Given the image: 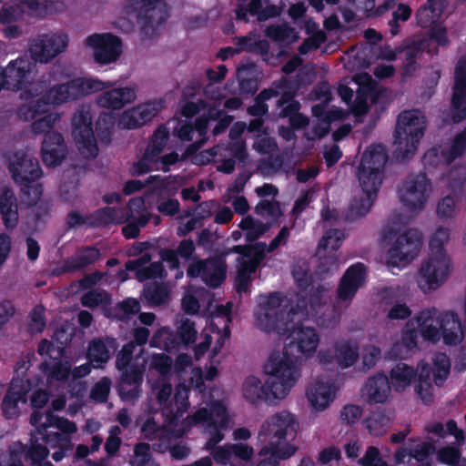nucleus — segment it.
I'll return each mask as SVG.
<instances>
[{
  "mask_svg": "<svg viewBox=\"0 0 466 466\" xmlns=\"http://www.w3.org/2000/svg\"><path fill=\"white\" fill-rule=\"evenodd\" d=\"M304 312V306L297 305L279 292L262 297L256 313L258 326L267 332L285 333L293 327L295 317Z\"/></svg>",
  "mask_w": 466,
  "mask_h": 466,
  "instance_id": "f257e3e1",
  "label": "nucleus"
},
{
  "mask_svg": "<svg viewBox=\"0 0 466 466\" xmlns=\"http://www.w3.org/2000/svg\"><path fill=\"white\" fill-rule=\"evenodd\" d=\"M43 415L35 411L30 417V423L36 427V433L42 436V441L51 449H56L52 458L60 461L66 452L73 449L72 434L76 432L75 422L66 418L55 415L51 410L45 412V420L41 421Z\"/></svg>",
  "mask_w": 466,
  "mask_h": 466,
  "instance_id": "f03ea898",
  "label": "nucleus"
},
{
  "mask_svg": "<svg viewBox=\"0 0 466 466\" xmlns=\"http://www.w3.org/2000/svg\"><path fill=\"white\" fill-rule=\"evenodd\" d=\"M194 423H206L205 431L209 439L205 449L209 451L216 462L227 464L231 457L230 444L217 446L224 439L223 431L228 428L229 419L226 407L219 401L213 402L210 409L201 408L188 418Z\"/></svg>",
  "mask_w": 466,
  "mask_h": 466,
  "instance_id": "7ed1b4c3",
  "label": "nucleus"
},
{
  "mask_svg": "<svg viewBox=\"0 0 466 466\" xmlns=\"http://www.w3.org/2000/svg\"><path fill=\"white\" fill-rule=\"evenodd\" d=\"M299 422L293 414L282 410L274 414L263 427L260 436L267 444L262 447L261 453L273 450L279 459H289L297 451V447L289 443L296 437Z\"/></svg>",
  "mask_w": 466,
  "mask_h": 466,
  "instance_id": "20e7f679",
  "label": "nucleus"
},
{
  "mask_svg": "<svg viewBox=\"0 0 466 466\" xmlns=\"http://www.w3.org/2000/svg\"><path fill=\"white\" fill-rule=\"evenodd\" d=\"M299 356H293L283 349L273 352L264 366L268 375L266 385L274 399H283L300 377L297 364Z\"/></svg>",
  "mask_w": 466,
  "mask_h": 466,
  "instance_id": "39448f33",
  "label": "nucleus"
},
{
  "mask_svg": "<svg viewBox=\"0 0 466 466\" xmlns=\"http://www.w3.org/2000/svg\"><path fill=\"white\" fill-rule=\"evenodd\" d=\"M426 127L425 116L418 109L405 110L399 115L394 140L397 158L404 160L415 154Z\"/></svg>",
  "mask_w": 466,
  "mask_h": 466,
  "instance_id": "423d86ee",
  "label": "nucleus"
},
{
  "mask_svg": "<svg viewBox=\"0 0 466 466\" xmlns=\"http://www.w3.org/2000/svg\"><path fill=\"white\" fill-rule=\"evenodd\" d=\"M196 161L204 165L216 164V169L224 174H231L236 168V163L246 166L248 153L245 140L231 141L227 146L218 145L196 156Z\"/></svg>",
  "mask_w": 466,
  "mask_h": 466,
  "instance_id": "0eeeda50",
  "label": "nucleus"
},
{
  "mask_svg": "<svg viewBox=\"0 0 466 466\" xmlns=\"http://www.w3.org/2000/svg\"><path fill=\"white\" fill-rule=\"evenodd\" d=\"M124 13L127 15L136 14L141 33L148 37L167 19V5L166 0H127Z\"/></svg>",
  "mask_w": 466,
  "mask_h": 466,
  "instance_id": "6e6552de",
  "label": "nucleus"
},
{
  "mask_svg": "<svg viewBox=\"0 0 466 466\" xmlns=\"http://www.w3.org/2000/svg\"><path fill=\"white\" fill-rule=\"evenodd\" d=\"M387 160L388 153L384 146L372 145L366 149L358 168V177L362 190H379Z\"/></svg>",
  "mask_w": 466,
  "mask_h": 466,
  "instance_id": "1a4fd4ad",
  "label": "nucleus"
},
{
  "mask_svg": "<svg viewBox=\"0 0 466 466\" xmlns=\"http://www.w3.org/2000/svg\"><path fill=\"white\" fill-rule=\"evenodd\" d=\"M431 192V181L424 172L409 174L398 187L400 201L410 211L422 210Z\"/></svg>",
  "mask_w": 466,
  "mask_h": 466,
  "instance_id": "9d476101",
  "label": "nucleus"
},
{
  "mask_svg": "<svg viewBox=\"0 0 466 466\" xmlns=\"http://www.w3.org/2000/svg\"><path fill=\"white\" fill-rule=\"evenodd\" d=\"M452 269L450 257L428 255L415 274V281L423 293L439 289L449 278Z\"/></svg>",
  "mask_w": 466,
  "mask_h": 466,
  "instance_id": "9b49d317",
  "label": "nucleus"
},
{
  "mask_svg": "<svg viewBox=\"0 0 466 466\" xmlns=\"http://www.w3.org/2000/svg\"><path fill=\"white\" fill-rule=\"evenodd\" d=\"M111 86L109 83H104L91 78H76L65 84L54 86L45 94V99L51 106L61 105L79 96L101 91Z\"/></svg>",
  "mask_w": 466,
  "mask_h": 466,
  "instance_id": "f8f14e48",
  "label": "nucleus"
},
{
  "mask_svg": "<svg viewBox=\"0 0 466 466\" xmlns=\"http://www.w3.org/2000/svg\"><path fill=\"white\" fill-rule=\"evenodd\" d=\"M68 35L61 31L37 35L30 40L29 54L31 58L40 64H47L68 46Z\"/></svg>",
  "mask_w": 466,
  "mask_h": 466,
  "instance_id": "ddd939ff",
  "label": "nucleus"
},
{
  "mask_svg": "<svg viewBox=\"0 0 466 466\" xmlns=\"http://www.w3.org/2000/svg\"><path fill=\"white\" fill-rule=\"evenodd\" d=\"M8 169L14 181L19 185L31 184L40 178L43 174L37 158L27 149L12 153Z\"/></svg>",
  "mask_w": 466,
  "mask_h": 466,
  "instance_id": "4468645a",
  "label": "nucleus"
},
{
  "mask_svg": "<svg viewBox=\"0 0 466 466\" xmlns=\"http://www.w3.org/2000/svg\"><path fill=\"white\" fill-rule=\"evenodd\" d=\"M227 265L223 257H215L208 259L194 258L187 274L190 278L200 277L211 288H218L225 280Z\"/></svg>",
  "mask_w": 466,
  "mask_h": 466,
  "instance_id": "2eb2a0df",
  "label": "nucleus"
},
{
  "mask_svg": "<svg viewBox=\"0 0 466 466\" xmlns=\"http://www.w3.org/2000/svg\"><path fill=\"white\" fill-rule=\"evenodd\" d=\"M73 136L78 150L86 158L96 157L98 153L94 132L91 127V117L88 112H76L72 117Z\"/></svg>",
  "mask_w": 466,
  "mask_h": 466,
  "instance_id": "dca6fc26",
  "label": "nucleus"
},
{
  "mask_svg": "<svg viewBox=\"0 0 466 466\" xmlns=\"http://www.w3.org/2000/svg\"><path fill=\"white\" fill-rule=\"evenodd\" d=\"M450 116L454 123L466 118V55L455 66Z\"/></svg>",
  "mask_w": 466,
  "mask_h": 466,
  "instance_id": "f3484780",
  "label": "nucleus"
},
{
  "mask_svg": "<svg viewBox=\"0 0 466 466\" xmlns=\"http://www.w3.org/2000/svg\"><path fill=\"white\" fill-rule=\"evenodd\" d=\"M144 351V349H140L139 353L137 354L135 361L129 367V370L121 371L117 389L120 397L125 400H137L140 395L141 383L145 371V361L139 364L137 360Z\"/></svg>",
  "mask_w": 466,
  "mask_h": 466,
  "instance_id": "a211bd4d",
  "label": "nucleus"
},
{
  "mask_svg": "<svg viewBox=\"0 0 466 466\" xmlns=\"http://www.w3.org/2000/svg\"><path fill=\"white\" fill-rule=\"evenodd\" d=\"M88 46L95 48V59L98 63H110L120 55V40L110 34H95L86 40Z\"/></svg>",
  "mask_w": 466,
  "mask_h": 466,
  "instance_id": "6ab92c4d",
  "label": "nucleus"
},
{
  "mask_svg": "<svg viewBox=\"0 0 466 466\" xmlns=\"http://www.w3.org/2000/svg\"><path fill=\"white\" fill-rule=\"evenodd\" d=\"M31 71V63L25 58H17L10 62L0 73L2 86L13 91L25 86Z\"/></svg>",
  "mask_w": 466,
  "mask_h": 466,
  "instance_id": "aec40b11",
  "label": "nucleus"
},
{
  "mask_svg": "<svg viewBox=\"0 0 466 466\" xmlns=\"http://www.w3.org/2000/svg\"><path fill=\"white\" fill-rule=\"evenodd\" d=\"M422 245V235L417 229H409L400 235L390 250L391 259L411 260L420 252Z\"/></svg>",
  "mask_w": 466,
  "mask_h": 466,
  "instance_id": "412c9836",
  "label": "nucleus"
},
{
  "mask_svg": "<svg viewBox=\"0 0 466 466\" xmlns=\"http://www.w3.org/2000/svg\"><path fill=\"white\" fill-rule=\"evenodd\" d=\"M319 336L312 328H300L293 331L292 340L284 347V350L293 356L296 353L309 357L312 355L318 347Z\"/></svg>",
  "mask_w": 466,
  "mask_h": 466,
  "instance_id": "4be33fe9",
  "label": "nucleus"
},
{
  "mask_svg": "<svg viewBox=\"0 0 466 466\" xmlns=\"http://www.w3.org/2000/svg\"><path fill=\"white\" fill-rule=\"evenodd\" d=\"M365 280V267L358 263L347 269L337 289L340 300H350Z\"/></svg>",
  "mask_w": 466,
  "mask_h": 466,
  "instance_id": "5701e85b",
  "label": "nucleus"
},
{
  "mask_svg": "<svg viewBox=\"0 0 466 466\" xmlns=\"http://www.w3.org/2000/svg\"><path fill=\"white\" fill-rule=\"evenodd\" d=\"M390 390L388 377L378 373L368 379L362 389V397L369 404L384 403L387 401Z\"/></svg>",
  "mask_w": 466,
  "mask_h": 466,
  "instance_id": "b1692460",
  "label": "nucleus"
},
{
  "mask_svg": "<svg viewBox=\"0 0 466 466\" xmlns=\"http://www.w3.org/2000/svg\"><path fill=\"white\" fill-rule=\"evenodd\" d=\"M67 154V148L62 135L52 132L46 136L42 146V158L47 166L59 165Z\"/></svg>",
  "mask_w": 466,
  "mask_h": 466,
  "instance_id": "393cba45",
  "label": "nucleus"
},
{
  "mask_svg": "<svg viewBox=\"0 0 466 466\" xmlns=\"http://www.w3.org/2000/svg\"><path fill=\"white\" fill-rule=\"evenodd\" d=\"M429 46V40L426 38L413 39L406 46L398 47V53L403 61L402 69L404 76H411L417 69V60L421 56L422 52Z\"/></svg>",
  "mask_w": 466,
  "mask_h": 466,
  "instance_id": "a878e982",
  "label": "nucleus"
},
{
  "mask_svg": "<svg viewBox=\"0 0 466 466\" xmlns=\"http://www.w3.org/2000/svg\"><path fill=\"white\" fill-rule=\"evenodd\" d=\"M101 257L99 249L95 247H86L76 252V254L66 258L59 269L60 273H71L84 269L93 265Z\"/></svg>",
  "mask_w": 466,
  "mask_h": 466,
  "instance_id": "bb28decb",
  "label": "nucleus"
},
{
  "mask_svg": "<svg viewBox=\"0 0 466 466\" xmlns=\"http://www.w3.org/2000/svg\"><path fill=\"white\" fill-rule=\"evenodd\" d=\"M441 314L435 309H427L417 317L420 332L422 337L431 341H438L441 338Z\"/></svg>",
  "mask_w": 466,
  "mask_h": 466,
  "instance_id": "cd10ccee",
  "label": "nucleus"
},
{
  "mask_svg": "<svg viewBox=\"0 0 466 466\" xmlns=\"http://www.w3.org/2000/svg\"><path fill=\"white\" fill-rule=\"evenodd\" d=\"M306 396L314 410H323L332 401L335 391L331 384L318 380L308 386Z\"/></svg>",
  "mask_w": 466,
  "mask_h": 466,
  "instance_id": "c85d7f7f",
  "label": "nucleus"
},
{
  "mask_svg": "<svg viewBox=\"0 0 466 466\" xmlns=\"http://www.w3.org/2000/svg\"><path fill=\"white\" fill-rule=\"evenodd\" d=\"M136 97V91L133 88H114L99 95L96 103L104 108L120 109L126 104L133 102Z\"/></svg>",
  "mask_w": 466,
  "mask_h": 466,
  "instance_id": "c756f323",
  "label": "nucleus"
},
{
  "mask_svg": "<svg viewBox=\"0 0 466 466\" xmlns=\"http://www.w3.org/2000/svg\"><path fill=\"white\" fill-rule=\"evenodd\" d=\"M441 331L446 344L456 345L463 339V331L458 314L447 311L441 314Z\"/></svg>",
  "mask_w": 466,
  "mask_h": 466,
  "instance_id": "7c9ffc66",
  "label": "nucleus"
},
{
  "mask_svg": "<svg viewBox=\"0 0 466 466\" xmlns=\"http://www.w3.org/2000/svg\"><path fill=\"white\" fill-rule=\"evenodd\" d=\"M287 85V79L282 78L275 81L270 88L262 90L255 98L254 105L248 106V112L254 116L261 117L268 113V105L266 101L279 96L280 92Z\"/></svg>",
  "mask_w": 466,
  "mask_h": 466,
  "instance_id": "2f4dec72",
  "label": "nucleus"
},
{
  "mask_svg": "<svg viewBox=\"0 0 466 466\" xmlns=\"http://www.w3.org/2000/svg\"><path fill=\"white\" fill-rule=\"evenodd\" d=\"M0 211L7 228H14L18 222L17 199L15 193L5 188L0 197Z\"/></svg>",
  "mask_w": 466,
  "mask_h": 466,
  "instance_id": "473e14b6",
  "label": "nucleus"
},
{
  "mask_svg": "<svg viewBox=\"0 0 466 466\" xmlns=\"http://www.w3.org/2000/svg\"><path fill=\"white\" fill-rule=\"evenodd\" d=\"M141 299L152 307L166 305L170 299V289L166 283L152 281L145 286Z\"/></svg>",
  "mask_w": 466,
  "mask_h": 466,
  "instance_id": "72a5a7b5",
  "label": "nucleus"
},
{
  "mask_svg": "<svg viewBox=\"0 0 466 466\" xmlns=\"http://www.w3.org/2000/svg\"><path fill=\"white\" fill-rule=\"evenodd\" d=\"M50 446L45 443L42 444L38 439L31 435L29 444L25 445V454L29 460L30 466H54L51 461L47 460L49 455Z\"/></svg>",
  "mask_w": 466,
  "mask_h": 466,
  "instance_id": "f704fd0d",
  "label": "nucleus"
},
{
  "mask_svg": "<svg viewBox=\"0 0 466 466\" xmlns=\"http://www.w3.org/2000/svg\"><path fill=\"white\" fill-rule=\"evenodd\" d=\"M40 370L46 376L47 381L66 380L71 373V364L69 361H62L58 359L52 361L45 360L40 365Z\"/></svg>",
  "mask_w": 466,
  "mask_h": 466,
  "instance_id": "c9c22d12",
  "label": "nucleus"
},
{
  "mask_svg": "<svg viewBox=\"0 0 466 466\" xmlns=\"http://www.w3.org/2000/svg\"><path fill=\"white\" fill-rule=\"evenodd\" d=\"M242 395L252 404H257L264 400H268V396L264 390V386L260 380L255 376H248L242 383Z\"/></svg>",
  "mask_w": 466,
  "mask_h": 466,
  "instance_id": "e433bc0d",
  "label": "nucleus"
},
{
  "mask_svg": "<svg viewBox=\"0 0 466 466\" xmlns=\"http://www.w3.org/2000/svg\"><path fill=\"white\" fill-rule=\"evenodd\" d=\"M235 40L238 46V52L247 51L262 56H267L268 54V41L259 39L255 34L250 33L246 36L236 37Z\"/></svg>",
  "mask_w": 466,
  "mask_h": 466,
  "instance_id": "4c0bfd02",
  "label": "nucleus"
},
{
  "mask_svg": "<svg viewBox=\"0 0 466 466\" xmlns=\"http://www.w3.org/2000/svg\"><path fill=\"white\" fill-rule=\"evenodd\" d=\"M239 267L236 277V289L238 293L246 292L248 289L251 274L255 273L262 260L255 258V261H244L243 258L238 259Z\"/></svg>",
  "mask_w": 466,
  "mask_h": 466,
  "instance_id": "58836bf2",
  "label": "nucleus"
},
{
  "mask_svg": "<svg viewBox=\"0 0 466 466\" xmlns=\"http://www.w3.org/2000/svg\"><path fill=\"white\" fill-rule=\"evenodd\" d=\"M418 385L416 387L417 394L425 403H431L433 400V388L431 383V369L426 363H420L417 367Z\"/></svg>",
  "mask_w": 466,
  "mask_h": 466,
  "instance_id": "ea45409f",
  "label": "nucleus"
},
{
  "mask_svg": "<svg viewBox=\"0 0 466 466\" xmlns=\"http://www.w3.org/2000/svg\"><path fill=\"white\" fill-rule=\"evenodd\" d=\"M265 34L273 41L283 45L292 44L299 39V35L295 28L290 27L286 24L271 25L266 28Z\"/></svg>",
  "mask_w": 466,
  "mask_h": 466,
  "instance_id": "a19ab883",
  "label": "nucleus"
},
{
  "mask_svg": "<svg viewBox=\"0 0 466 466\" xmlns=\"http://www.w3.org/2000/svg\"><path fill=\"white\" fill-rule=\"evenodd\" d=\"M466 150V129L458 133L451 144L441 151V156L446 164L451 163L455 158L461 157Z\"/></svg>",
  "mask_w": 466,
  "mask_h": 466,
  "instance_id": "79ce46f5",
  "label": "nucleus"
},
{
  "mask_svg": "<svg viewBox=\"0 0 466 466\" xmlns=\"http://www.w3.org/2000/svg\"><path fill=\"white\" fill-rule=\"evenodd\" d=\"M87 358L94 368H101L110 359V352L101 339L90 341L87 350Z\"/></svg>",
  "mask_w": 466,
  "mask_h": 466,
  "instance_id": "37998d69",
  "label": "nucleus"
},
{
  "mask_svg": "<svg viewBox=\"0 0 466 466\" xmlns=\"http://www.w3.org/2000/svg\"><path fill=\"white\" fill-rule=\"evenodd\" d=\"M151 396L162 409L168 407L173 392L172 384L166 378H159L150 385Z\"/></svg>",
  "mask_w": 466,
  "mask_h": 466,
  "instance_id": "c03bdc74",
  "label": "nucleus"
},
{
  "mask_svg": "<svg viewBox=\"0 0 466 466\" xmlns=\"http://www.w3.org/2000/svg\"><path fill=\"white\" fill-rule=\"evenodd\" d=\"M287 86L280 92V97L277 100V106L280 109L279 117L291 118L298 111L300 110V104L294 98V93L287 91Z\"/></svg>",
  "mask_w": 466,
  "mask_h": 466,
  "instance_id": "a18cd8bd",
  "label": "nucleus"
},
{
  "mask_svg": "<svg viewBox=\"0 0 466 466\" xmlns=\"http://www.w3.org/2000/svg\"><path fill=\"white\" fill-rule=\"evenodd\" d=\"M48 106L50 104L45 99L44 95L37 100L20 106L18 115L25 121L34 120L41 115L45 116L48 111Z\"/></svg>",
  "mask_w": 466,
  "mask_h": 466,
  "instance_id": "49530a36",
  "label": "nucleus"
},
{
  "mask_svg": "<svg viewBox=\"0 0 466 466\" xmlns=\"http://www.w3.org/2000/svg\"><path fill=\"white\" fill-rule=\"evenodd\" d=\"M25 445L21 441L11 443L7 450L0 455V466H25L22 457Z\"/></svg>",
  "mask_w": 466,
  "mask_h": 466,
  "instance_id": "de8ad7c7",
  "label": "nucleus"
},
{
  "mask_svg": "<svg viewBox=\"0 0 466 466\" xmlns=\"http://www.w3.org/2000/svg\"><path fill=\"white\" fill-rule=\"evenodd\" d=\"M449 240L450 229L443 227L438 228L430 239L429 255L437 257H450L444 248V245L447 244Z\"/></svg>",
  "mask_w": 466,
  "mask_h": 466,
  "instance_id": "09e8293b",
  "label": "nucleus"
},
{
  "mask_svg": "<svg viewBox=\"0 0 466 466\" xmlns=\"http://www.w3.org/2000/svg\"><path fill=\"white\" fill-rule=\"evenodd\" d=\"M78 183L79 178L76 168L65 174L63 183L59 189L60 196L65 201L73 202L77 198Z\"/></svg>",
  "mask_w": 466,
  "mask_h": 466,
  "instance_id": "8fccbe9b",
  "label": "nucleus"
},
{
  "mask_svg": "<svg viewBox=\"0 0 466 466\" xmlns=\"http://www.w3.org/2000/svg\"><path fill=\"white\" fill-rule=\"evenodd\" d=\"M414 370L404 363H399L390 371L391 383L396 390H403L414 377Z\"/></svg>",
  "mask_w": 466,
  "mask_h": 466,
  "instance_id": "3c124183",
  "label": "nucleus"
},
{
  "mask_svg": "<svg viewBox=\"0 0 466 466\" xmlns=\"http://www.w3.org/2000/svg\"><path fill=\"white\" fill-rule=\"evenodd\" d=\"M359 357L358 347L349 342L337 344L336 359L341 367L352 365Z\"/></svg>",
  "mask_w": 466,
  "mask_h": 466,
  "instance_id": "603ef678",
  "label": "nucleus"
},
{
  "mask_svg": "<svg viewBox=\"0 0 466 466\" xmlns=\"http://www.w3.org/2000/svg\"><path fill=\"white\" fill-rule=\"evenodd\" d=\"M239 228L247 231V240L254 241L269 229V225L256 221L252 217L248 216L240 222Z\"/></svg>",
  "mask_w": 466,
  "mask_h": 466,
  "instance_id": "864d4df0",
  "label": "nucleus"
},
{
  "mask_svg": "<svg viewBox=\"0 0 466 466\" xmlns=\"http://www.w3.org/2000/svg\"><path fill=\"white\" fill-rule=\"evenodd\" d=\"M344 239V233L339 229H329L320 239L317 256H321V253L325 252L329 247L331 250H337Z\"/></svg>",
  "mask_w": 466,
  "mask_h": 466,
  "instance_id": "5fc2aeb1",
  "label": "nucleus"
},
{
  "mask_svg": "<svg viewBox=\"0 0 466 466\" xmlns=\"http://www.w3.org/2000/svg\"><path fill=\"white\" fill-rule=\"evenodd\" d=\"M378 190H363L364 196L355 198L350 205V212L352 216L360 217L367 214L377 196Z\"/></svg>",
  "mask_w": 466,
  "mask_h": 466,
  "instance_id": "6e6d98bb",
  "label": "nucleus"
},
{
  "mask_svg": "<svg viewBox=\"0 0 466 466\" xmlns=\"http://www.w3.org/2000/svg\"><path fill=\"white\" fill-rule=\"evenodd\" d=\"M60 120L58 113H47L41 117H36L31 124V131L35 135H41L51 133L50 130Z\"/></svg>",
  "mask_w": 466,
  "mask_h": 466,
  "instance_id": "4d7b16f0",
  "label": "nucleus"
},
{
  "mask_svg": "<svg viewBox=\"0 0 466 466\" xmlns=\"http://www.w3.org/2000/svg\"><path fill=\"white\" fill-rule=\"evenodd\" d=\"M230 251L243 255L248 258L244 261H255V258L263 260L265 258L266 244L258 242L254 245L235 246Z\"/></svg>",
  "mask_w": 466,
  "mask_h": 466,
  "instance_id": "13d9d810",
  "label": "nucleus"
},
{
  "mask_svg": "<svg viewBox=\"0 0 466 466\" xmlns=\"http://www.w3.org/2000/svg\"><path fill=\"white\" fill-rule=\"evenodd\" d=\"M151 446L147 442H138L135 444L133 455L128 462L130 466H147L153 459Z\"/></svg>",
  "mask_w": 466,
  "mask_h": 466,
  "instance_id": "bf43d9fd",
  "label": "nucleus"
},
{
  "mask_svg": "<svg viewBox=\"0 0 466 466\" xmlns=\"http://www.w3.org/2000/svg\"><path fill=\"white\" fill-rule=\"evenodd\" d=\"M434 363V382L437 386H441L447 379L450 372V360L445 353L438 352L433 357Z\"/></svg>",
  "mask_w": 466,
  "mask_h": 466,
  "instance_id": "052dcab7",
  "label": "nucleus"
},
{
  "mask_svg": "<svg viewBox=\"0 0 466 466\" xmlns=\"http://www.w3.org/2000/svg\"><path fill=\"white\" fill-rule=\"evenodd\" d=\"M81 303L87 308L106 306L111 303V297L105 290L92 289L81 297Z\"/></svg>",
  "mask_w": 466,
  "mask_h": 466,
  "instance_id": "680f3d73",
  "label": "nucleus"
},
{
  "mask_svg": "<svg viewBox=\"0 0 466 466\" xmlns=\"http://www.w3.org/2000/svg\"><path fill=\"white\" fill-rule=\"evenodd\" d=\"M92 227H102L111 223H122L117 219V211L114 208H104L90 216Z\"/></svg>",
  "mask_w": 466,
  "mask_h": 466,
  "instance_id": "e2e57ef3",
  "label": "nucleus"
},
{
  "mask_svg": "<svg viewBox=\"0 0 466 466\" xmlns=\"http://www.w3.org/2000/svg\"><path fill=\"white\" fill-rule=\"evenodd\" d=\"M136 345L134 341H129L125 344L116 356V368L119 371L129 370V367L134 357V350Z\"/></svg>",
  "mask_w": 466,
  "mask_h": 466,
  "instance_id": "0e129e2a",
  "label": "nucleus"
},
{
  "mask_svg": "<svg viewBox=\"0 0 466 466\" xmlns=\"http://www.w3.org/2000/svg\"><path fill=\"white\" fill-rule=\"evenodd\" d=\"M139 310V301L136 299L128 298L116 306L114 309V317L124 320L129 315L137 314Z\"/></svg>",
  "mask_w": 466,
  "mask_h": 466,
  "instance_id": "69168bd1",
  "label": "nucleus"
},
{
  "mask_svg": "<svg viewBox=\"0 0 466 466\" xmlns=\"http://www.w3.org/2000/svg\"><path fill=\"white\" fill-rule=\"evenodd\" d=\"M145 124H147V121L142 117L136 107L125 111L121 115L118 122L120 127L127 129L137 128Z\"/></svg>",
  "mask_w": 466,
  "mask_h": 466,
  "instance_id": "338daca9",
  "label": "nucleus"
},
{
  "mask_svg": "<svg viewBox=\"0 0 466 466\" xmlns=\"http://www.w3.org/2000/svg\"><path fill=\"white\" fill-rule=\"evenodd\" d=\"M418 25L422 28H427L440 19L439 12H435L428 3L421 5L416 11Z\"/></svg>",
  "mask_w": 466,
  "mask_h": 466,
  "instance_id": "774afa93",
  "label": "nucleus"
}]
</instances>
